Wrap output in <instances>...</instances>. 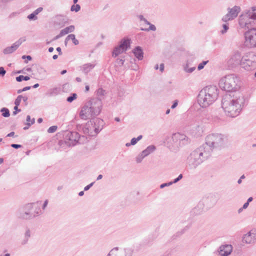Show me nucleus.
I'll return each instance as SVG.
<instances>
[{
  "mask_svg": "<svg viewBox=\"0 0 256 256\" xmlns=\"http://www.w3.org/2000/svg\"><path fill=\"white\" fill-rule=\"evenodd\" d=\"M30 230L28 229L26 230V232H25L24 238L21 242L22 244V245L26 244L28 242V240L29 238H30Z\"/></svg>",
  "mask_w": 256,
  "mask_h": 256,
  "instance_id": "obj_26",
  "label": "nucleus"
},
{
  "mask_svg": "<svg viewBox=\"0 0 256 256\" xmlns=\"http://www.w3.org/2000/svg\"><path fill=\"white\" fill-rule=\"evenodd\" d=\"M178 101L177 100H176L174 104H172V106H171V108L174 109V108H175L176 107V106H178Z\"/></svg>",
  "mask_w": 256,
  "mask_h": 256,
  "instance_id": "obj_53",
  "label": "nucleus"
},
{
  "mask_svg": "<svg viewBox=\"0 0 256 256\" xmlns=\"http://www.w3.org/2000/svg\"><path fill=\"white\" fill-rule=\"evenodd\" d=\"M57 128L58 127L56 126H52L48 128V133L54 132L56 130Z\"/></svg>",
  "mask_w": 256,
  "mask_h": 256,
  "instance_id": "obj_41",
  "label": "nucleus"
},
{
  "mask_svg": "<svg viewBox=\"0 0 256 256\" xmlns=\"http://www.w3.org/2000/svg\"><path fill=\"white\" fill-rule=\"evenodd\" d=\"M130 46V40L129 39H123L121 40L120 44L116 47L112 52V56L116 57L118 54L126 51Z\"/></svg>",
  "mask_w": 256,
  "mask_h": 256,
  "instance_id": "obj_14",
  "label": "nucleus"
},
{
  "mask_svg": "<svg viewBox=\"0 0 256 256\" xmlns=\"http://www.w3.org/2000/svg\"><path fill=\"white\" fill-rule=\"evenodd\" d=\"M141 30H144V31H147V32L150 31V30L155 31L156 30V28L154 24H150L149 28H142Z\"/></svg>",
  "mask_w": 256,
  "mask_h": 256,
  "instance_id": "obj_35",
  "label": "nucleus"
},
{
  "mask_svg": "<svg viewBox=\"0 0 256 256\" xmlns=\"http://www.w3.org/2000/svg\"><path fill=\"white\" fill-rule=\"evenodd\" d=\"M14 132H12L10 133H9L6 136H8V137L14 136Z\"/></svg>",
  "mask_w": 256,
  "mask_h": 256,
  "instance_id": "obj_56",
  "label": "nucleus"
},
{
  "mask_svg": "<svg viewBox=\"0 0 256 256\" xmlns=\"http://www.w3.org/2000/svg\"><path fill=\"white\" fill-rule=\"evenodd\" d=\"M244 96L236 94L224 95L222 100V106L225 114L228 116L234 118L239 115L244 104Z\"/></svg>",
  "mask_w": 256,
  "mask_h": 256,
  "instance_id": "obj_2",
  "label": "nucleus"
},
{
  "mask_svg": "<svg viewBox=\"0 0 256 256\" xmlns=\"http://www.w3.org/2000/svg\"><path fill=\"white\" fill-rule=\"evenodd\" d=\"M232 250V246L231 245H224L220 247L218 252L222 256H228L231 253Z\"/></svg>",
  "mask_w": 256,
  "mask_h": 256,
  "instance_id": "obj_17",
  "label": "nucleus"
},
{
  "mask_svg": "<svg viewBox=\"0 0 256 256\" xmlns=\"http://www.w3.org/2000/svg\"><path fill=\"white\" fill-rule=\"evenodd\" d=\"M10 146L14 148H20L22 147V146L20 145V144H12L10 145Z\"/></svg>",
  "mask_w": 256,
  "mask_h": 256,
  "instance_id": "obj_50",
  "label": "nucleus"
},
{
  "mask_svg": "<svg viewBox=\"0 0 256 256\" xmlns=\"http://www.w3.org/2000/svg\"><path fill=\"white\" fill-rule=\"evenodd\" d=\"M241 68L246 70L250 71L256 68V54L249 52L243 56Z\"/></svg>",
  "mask_w": 256,
  "mask_h": 256,
  "instance_id": "obj_10",
  "label": "nucleus"
},
{
  "mask_svg": "<svg viewBox=\"0 0 256 256\" xmlns=\"http://www.w3.org/2000/svg\"><path fill=\"white\" fill-rule=\"evenodd\" d=\"M106 94V91L102 88H98L97 90V96L98 98H96L100 99L102 102V100L104 98V96Z\"/></svg>",
  "mask_w": 256,
  "mask_h": 256,
  "instance_id": "obj_28",
  "label": "nucleus"
},
{
  "mask_svg": "<svg viewBox=\"0 0 256 256\" xmlns=\"http://www.w3.org/2000/svg\"><path fill=\"white\" fill-rule=\"evenodd\" d=\"M80 9V6L79 4L72 5L71 7L70 10L72 11H75L76 12H78Z\"/></svg>",
  "mask_w": 256,
  "mask_h": 256,
  "instance_id": "obj_38",
  "label": "nucleus"
},
{
  "mask_svg": "<svg viewBox=\"0 0 256 256\" xmlns=\"http://www.w3.org/2000/svg\"><path fill=\"white\" fill-rule=\"evenodd\" d=\"M218 89L216 86H210L203 88L198 96V102L202 108H207L218 98Z\"/></svg>",
  "mask_w": 256,
  "mask_h": 256,
  "instance_id": "obj_3",
  "label": "nucleus"
},
{
  "mask_svg": "<svg viewBox=\"0 0 256 256\" xmlns=\"http://www.w3.org/2000/svg\"><path fill=\"white\" fill-rule=\"evenodd\" d=\"M182 178V174H180L178 177L176 178H175L173 182H172V184H175V183H176L177 182H178L179 180H180Z\"/></svg>",
  "mask_w": 256,
  "mask_h": 256,
  "instance_id": "obj_47",
  "label": "nucleus"
},
{
  "mask_svg": "<svg viewBox=\"0 0 256 256\" xmlns=\"http://www.w3.org/2000/svg\"><path fill=\"white\" fill-rule=\"evenodd\" d=\"M22 95L18 96L15 100L14 104L16 106H19L22 100Z\"/></svg>",
  "mask_w": 256,
  "mask_h": 256,
  "instance_id": "obj_39",
  "label": "nucleus"
},
{
  "mask_svg": "<svg viewBox=\"0 0 256 256\" xmlns=\"http://www.w3.org/2000/svg\"><path fill=\"white\" fill-rule=\"evenodd\" d=\"M243 56L238 50H234L228 57L227 63L228 66L230 68H236L239 66L241 67Z\"/></svg>",
  "mask_w": 256,
  "mask_h": 256,
  "instance_id": "obj_11",
  "label": "nucleus"
},
{
  "mask_svg": "<svg viewBox=\"0 0 256 256\" xmlns=\"http://www.w3.org/2000/svg\"><path fill=\"white\" fill-rule=\"evenodd\" d=\"M74 26L72 25L68 27H66V28L61 30V31L60 32V33L54 38V40L58 39L64 35H66L70 32H74Z\"/></svg>",
  "mask_w": 256,
  "mask_h": 256,
  "instance_id": "obj_18",
  "label": "nucleus"
},
{
  "mask_svg": "<svg viewBox=\"0 0 256 256\" xmlns=\"http://www.w3.org/2000/svg\"><path fill=\"white\" fill-rule=\"evenodd\" d=\"M228 10V13L229 14L230 16L231 17L234 19L238 16V14L240 10V8L238 6H234L232 8H229Z\"/></svg>",
  "mask_w": 256,
  "mask_h": 256,
  "instance_id": "obj_20",
  "label": "nucleus"
},
{
  "mask_svg": "<svg viewBox=\"0 0 256 256\" xmlns=\"http://www.w3.org/2000/svg\"><path fill=\"white\" fill-rule=\"evenodd\" d=\"M142 135H140L138 136L137 138H132L131 140L130 144H132V145L136 144L138 140L142 138Z\"/></svg>",
  "mask_w": 256,
  "mask_h": 256,
  "instance_id": "obj_33",
  "label": "nucleus"
},
{
  "mask_svg": "<svg viewBox=\"0 0 256 256\" xmlns=\"http://www.w3.org/2000/svg\"><path fill=\"white\" fill-rule=\"evenodd\" d=\"M203 205L202 204H198V206L193 209V212L196 214H199L202 212Z\"/></svg>",
  "mask_w": 256,
  "mask_h": 256,
  "instance_id": "obj_27",
  "label": "nucleus"
},
{
  "mask_svg": "<svg viewBox=\"0 0 256 256\" xmlns=\"http://www.w3.org/2000/svg\"><path fill=\"white\" fill-rule=\"evenodd\" d=\"M138 17L140 20L144 21L145 20L142 15H139Z\"/></svg>",
  "mask_w": 256,
  "mask_h": 256,
  "instance_id": "obj_62",
  "label": "nucleus"
},
{
  "mask_svg": "<svg viewBox=\"0 0 256 256\" xmlns=\"http://www.w3.org/2000/svg\"><path fill=\"white\" fill-rule=\"evenodd\" d=\"M134 56L138 60H142L144 58V53L140 46H136L134 50Z\"/></svg>",
  "mask_w": 256,
  "mask_h": 256,
  "instance_id": "obj_21",
  "label": "nucleus"
},
{
  "mask_svg": "<svg viewBox=\"0 0 256 256\" xmlns=\"http://www.w3.org/2000/svg\"><path fill=\"white\" fill-rule=\"evenodd\" d=\"M77 95L76 94H72V95L67 98L66 100L69 102H72L73 100L76 98Z\"/></svg>",
  "mask_w": 256,
  "mask_h": 256,
  "instance_id": "obj_32",
  "label": "nucleus"
},
{
  "mask_svg": "<svg viewBox=\"0 0 256 256\" xmlns=\"http://www.w3.org/2000/svg\"><path fill=\"white\" fill-rule=\"evenodd\" d=\"M172 141L176 143V146H180L185 144L188 142L187 136L180 133H176L174 134L172 138Z\"/></svg>",
  "mask_w": 256,
  "mask_h": 256,
  "instance_id": "obj_15",
  "label": "nucleus"
},
{
  "mask_svg": "<svg viewBox=\"0 0 256 256\" xmlns=\"http://www.w3.org/2000/svg\"><path fill=\"white\" fill-rule=\"evenodd\" d=\"M223 29L220 31L222 34H226L228 30L229 29V26L228 24H222Z\"/></svg>",
  "mask_w": 256,
  "mask_h": 256,
  "instance_id": "obj_34",
  "label": "nucleus"
},
{
  "mask_svg": "<svg viewBox=\"0 0 256 256\" xmlns=\"http://www.w3.org/2000/svg\"><path fill=\"white\" fill-rule=\"evenodd\" d=\"M172 182H167V183H164V184H162L160 186V188H163L164 187L170 186L172 185Z\"/></svg>",
  "mask_w": 256,
  "mask_h": 256,
  "instance_id": "obj_48",
  "label": "nucleus"
},
{
  "mask_svg": "<svg viewBox=\"0 0 256 256\" xmlns=\"http://www.w3.org/2000/svg\"><path fill=\"white\" fill-rule=\"evenodd\" d=\"M94 184V182H92L90 183V184H89L88 185L85 186L84 188V190L85 191L88 190L93 186Z\"/></svg>",
  "mask_w": 256,
  "mask_h": 256,
  "instance_id": "obj_52",
  "label": "nucleus"
},
{
  "mask_svg": "<svg viewBox=\"0 0 256 256\" xmlns=\"http://www.w3.org/2000/svg\"><path fill=\"white\" fill-rule=\"evenodd\" d=\"M22 99L23 101L26 102L28 100V98L27 96H22Z\"/></svg>",
  "mask_w": 256,
  "mask_h": 256,
  "instance_id": "obj_63",
  "label": "nucleus"
},
{
  "mask_svg": "<svg viewBox=\"0 0 256 256\" xmlns=\"http://www.w3.org/2000/svg\"><path fill=\"white\" fill-rule=\"evenodd\" d=\"M233 20V18H232L230 16L229 14L228 13L226 15H225L222 18V20L224 22H226L228 20Z\"/></svg>",
  "mask_w": 256,
  "mask_h": 256,
  "instance_id": "obj_37",
  "label": "nucleus"
},
{
  "mask_svg": "<svg viewBox=\"0 0 256 256\" xmlns=\"http://www.w3.org/2000/svg\"><path fill=\"white\" fill-rule=\"evenodd\" d=\"M102 178V174H100V175H98V176L97 177L96 180H101Z\"/></svg>",
  "mask_w": 256,
  "mask_h": 256,
  "instance_id": "obj_64",
  "label": "nucleus"
},
{
  "mask_svg": "<svg viewBox=\"0 0 256 256\" xmlns=\"http://www.w3.org/2000/svg\"><path fill=\"white\" fill-rule=\"evenodd\" d=\"M67 39L72 40L74 45H78L79 44L78 40L76 38L75 35L74 34H70L67 36Z\"/></svg>",
  "mask_w": 256,
  "mask_h": 256,
  "instance_id": "obj_29",
  "label": "nucleus"
},
{
  "mask_svg": "<svg viewBox=\"0 0 256 256\" xmlns=\"http://www.w3.org/2000/svg\"><path fill=\"white\" fill-rule=\"evenodd\" d=\"M160 70L161 72H162L164 71V64H160Z\"/></svg>",
  "mask_w": 256,
  "mask_h": 256,
  "instance_id": "obj_55",
  "label": "nucleus"
},
{
  "mask_svg": "<svg viewBox=\"0 0 256 256\" xmlns=\"http://www.w3.org/2000/svg\"><path fill=\"white\" fill-rule=\"evenodd\" d=\"M249 233L252 236V238L254 240H256V229L252 230L249 232Z\"/></svg>",
  "mask_w": 256,
  "mask_h": 256,
  "instance_id": "obj_43",
  "label": "nucleus"
},
{
  "mask_svg": "<svg viewBox=\"0 0 256 256\" xmlns=\"http://www.w3.org/2000/svg\"><path fill=\"white\" fill-rule=\"evenodd\" d=\"M28 18L30 20H36L37 19V16L36 14L33 12L32 14L28 16Z\"/></svg>",
  "mask_w": 256,
  "mask_h": 256,
  "instance_id": "obj_44",
  "label": "nucleus"
},
{
  "mask_svg": "<svg viewBox=\"0 0 256 256\" xmlns=\"http://www.w3.org/2000/svg\"><path fill=\"white\" fill-rule=\"evenodd\" d=\"M48 203V200H46L43 204V206H42L43 209H44L47 206Z\"/></svg>",
  "mask_w": 256,
  "mask_h": 256,
  "instance_id": "obj_59",
  "label": "nucleus"
},
{
  "mask_svg": "<svg viewBox=\"0 0 256 256\" xmlns=\"http://www.w3.org/2000/svg\"><path fill=\"white\" fill-rule=\"evenodd\" d=\"M30 79V77L28 76H24L22 75H20L16 78V80L18 82H20L22 80H28Z\"/></svg>",
  "mask_w": 256,
  "mask_h": 256,
  "instance_id": "obj_31",
  "label": "nucleus"
},
{
  "mask_svg": "<svg viewBox=\"0 0 256 256\" xmlns=\"http://www.w3.org/2000/svg\"><path fill=\"white\" fill-rule=\"evenodd\" d=\"M248 204H249V203H248V202L244 203V204L243 205L242 208H244V209L247 208L248 206Z\"/></svg>",
  "mask_w": 256,
  "mask_h": 256,
  "instance_id": "obj_61",
  "label": "nucleus"
},
{
  "mask_svg": "<svg viewBox=\"0 0 256 256\" xmlns=\"http://www.w3.org/2000/svg\"><path fill=\"white\" fill-rule=\"evenodd\" d=\"M124 60L122 59L118 58L116 60L117 63L120 66H122L124 64Z\"/></svg>",
  "mask_w": 256,
  "mask_h": 256,
  "instance_id": "obj_49",
  "label": "nucleus"
},
{
  "mask_svg": "<svg viewBox=\"0 0 256 256\" xmlns=\"http://www.w3.org/2000/svg\"><path fill=\"white\" fill-rule=\"evenodd\" d=\"M220 88L226 91L236 90L240 87V80L234 74H230L222 78L219 82Z\"/></svg>",
  "mask_w": 256,
  "mask_h": 256,
  "instance_id": "obj_6",
  "label": "nucleus"
},
{
  "mask_svg": "<svg viewBox=\"0 0 256 256\" xmlns=\"http://www.w3.org/2000/svg\"><path fill=\"white\" fill-rule=\"evenodd\" d=\"M202 146L192 152L187 158V164L190 169L196 168L210 156V148Z\"/></svg>",
  "mask_w": 256,
  "mask_h": 256,
  "instance_id": "obj_5",
  "label": "nucleus"
},
{
  "mask_svg": "<svg viewBox=\"0 0 256 256\" xmlns=\"http://www.w3.org/2000/svg\"><path fill=\"white\" fill-rule=\"evenodd\" d=\"M26 58V59H28V60H32V57H31L30 56H22V59H24V58Z\"/></svg>",
  "mask_w": 256,
  "mask_h": 256,
  "instance_id": "obj_54",
  "label": "nucleus"
},
{
  "mask_svg": "<svg viewBox=\"0 0 256 256\" xmlns=\"http://www.w3.org/2000/svg\"><path fill=\"white\" fill-rule=\"evenodd\" d=\"M156 150V147L153 146L151 145L146 148V149L142 151V154L144 156H146L148 155H149L154 150Z\"/></svg>",
  "mask_w": 256,
  "mask_h": 256,
  "instance_id": "obj_23",
  "label": "nucleus"
},
{
  "mask_svg": "<svg viewBox=\"0 0 256 256\" xmlns=\"http://www.w3.org/2000/svg\"><path fill=\"white\" fill-rule=\"evenodd\" d=\"M60 92V89L58 88H54L49 90L47 94L48 96H52L58 95Z\"/></svg>",
  "mask_w": 256,
  "mask_h": 256,
  "instance_id": "obj_25",
  "label": "nucleus"
},
{
  "mask_svg": "<svg viewBox=\"0 0 256 256\" xmlns=\"http://www.w3.org/2000/svg\"><path fill=\"white\" fill-rule=\"evenodd\" d=\"M132 253L130 248H119L116 247L112 248L107 256H132Z\"/></svg>",
  "mask_w": 256,
  "mask_h": 256,
  "instance_id": "obj_13",
  "label": "nucleus"
},
{
  "mask_svg": "<svg viewBox=\"0 0 256 256\" xmlns=\"http://www.w3.org/2000/svg\"><path fill=\"white\" fill-rule=\"evenodd\" d=\"M64 141H60L59 144L60 146L66 144L68 146H72L76 144H82L88 141L87 138L86 136H80V134L76 132H69L66 136Z\"/></svg>",
  "mask_w": 256,
  "mask_h": 256,
  "instance_id": "obj_8",
  "label": "nucleus"
},
{
  "mask_svg": "<svg viewBox=\"0 0 256 256\" xmlns=\"http://www.w3.org/2000/svg\"><path fill=\"white\" fill-rule=\"evenodd\" d=\"M102 123L103 121L99 118L91 120L82 127V132L89 136H94L102 129Z\"/></svg>",
  "mask_w": 256,
  "mask_h": 256,
  "instance_id": "obj_9",
  "label": "nucleus"
},
{
  "mask_svg": "<svg viewBox=\"0 0 256 256\" xmlns=\"http://www.w3.org/2000/svg\"><path fill=\"white\" fill-rule=\"evenodd\" d=\"M34 122H35V119H34V118H33L32 119V120L31 122H27V123H26V125H27V126H26L24 127V130L28 129V128H29V127H30L32 124H34Z\"/></svg>",
  "mask_w": 256,
  "mask_h": 256,
  "instance_id": "obj_45",
  "label": "nucleus"
},
{
  "mask_svg": "<svg viewBox=\"0 0 256 256\" xmlns=\"http://www.w3.org/2000/svg\"><path fill=\"white\" fill-rule=\"evenodd\" d=\"M34 204V203L28 204L20 208L17 214L18 217L22 219L28 220L36 216L35 214L31 212Z\"/></svg>",
  "mask_w": 256,
  "mask_h": 256,
  "instance_id": "obj_12",
  "label": "nucleus"
},
{
  "mask_svg": "<svg viewBox=\"0 0 256 256\" xmlns=\"http://www.w3.org/2000/svg\"><path fill=\"white\" fill-rule=\"evenodd\" d=\"M30 88H31V86H26V87L24 88L23 90L24 92H25V91L30 90Z\"/></svg>",
  "mask_w": 256,
  "mask_h": 256,
  "instance_id": "obj_60",
  "label": "nucleus"
},
{
  "mask_svg": "<svg viewBox=\"0 0 256 256\" xmlns=\"http://www.w3.org/2000/svg\"><path fill=\"white\" fill-rule=\"evenodd\" d=\"M0 112H2V116L4 117L7 118L10 115L9 110L7 108H2Z\"/></svg>",
  "mask_w": 256,
  "mask_h": 256,
  "instance_id": "obj_30",
  "label": "nucleus"
},
{
  "mask_svg": "<svg viewBox=\"0 0 256 256\" xmlns=\"http://www.w3.org/2000/svg\"><path fill=\"white\" fill-rule=\"evenodd\" d=\"M196 69L195 67H192L190 68H188V65L186 64V66L184 67V70L188 73H191L192 72H194Z\"/></svg>",
  "mask_w": 256,
  "mask_h": 256,
  "instance_id": "obj_40",
  "label": "nucleus"
},
{
  "mask_svg": "<svg viewBox=\"0 0 256 256\" xmlns=\"http://www.w3.org/2000/svg\"><path fill=\"white\" fill-rule=\"evenodd\" d=\"M146 156H144L143 154H142V152L140 153L136 158V160L137 163H140L142 160L143 158Z\"/></svg>",
  "mask_w": 256,
  "mask_h": 256,
  "instance_id": "obj_36",
  "label": "nucleus"
},
{
  "mask_svg": "<svg viewBox=\"0 0 256 256\" xmlns=\"http://www.w3.org/2000/svg\"><path fill=\"white\" fill-rule=\"evenodd\" d=\"M208 62V60H206V61H203L202 62L200 63L198 66V70H202L204 66Z\"/></svg>",
  "mask_w": 256,
  "mask_h": 256,
  "instance_id": "obj_42",
  "label": "nucleus"
},
{
  "mask_svg": "<svg viewBox=\"0 0 256 256\" xmlns=\"http://www.w3.org/2000/svg\"><path fill=\"white\" fill-rule=\"evenodd\" d=\"M203 132L202 128L198 124H196L192 128L191 133L194 136H199L202 134Z\"/></svg>",
  "mask_w": 256,
  "mask_h": 256,
  "instance_id": "obj_19",
  "label": "nucleus"
},
{
  "mask_svg": "<svg viewBox=\"0 0 256 256\" xmlns=\"http://www.w3.org/2000/svg\"><path fill=\"white\" fill-rule=\"evenodd\" d=\"M95 66V64L88 63L82 65L80 70L86 74L90 72Z\"/></svg>",
  "mask_w": 256,
  "mask_h": 256,
  "instance_id": "obj_22",
  "label": "nucleus"
},
{
  "mask_svg": "<svg viewBox=\"0 0 256 256\" xmlns=\"http://www.w3.org/2000/svg\"><path fill=\"white\" fill-rule=\"evenodd\" d=\"M18 106H16L15 105V106L14 107V110H15V111L16 112H20L21 111V110L20 109H19L18 108Z\"/></svg>",
  "mask_w": 256,
  "mask_h": 256,
  "instance_id": "obj_58",
  "label": "nucleus"
},
{
  "mask_svg": "<svg viewBox=\"0 0 256 256\" xmlns=\"http://www.w3.org/2000/svg\"><path fill=\"white\" fill-rule=\"evenodd\" d=\"M25 38H21L18 41L15 42L11 46H8L4 48L3 52L5 54H10L16 50L18 47L22 44V42L26 41Z\"/></svg>",
  "mask_w": 256,
  "mask_h": 256,
  "instance_id": "obj_16",
  "label": "nucleus"
},
{
  "mask_svg": "<svg viewBox=\"0 0 256 256\" xmlns=\"http://www.w3.org/2000/svg\"><path fill=\"white\" fill-rule=\"evenodd\" d=\"M226 136L221 134H212L208 135L206 138V142L202 145L206 148V146L210 148V154H211L214 148L222 146Z\"/></svg>",
  "mask_w": 256,
  "mask_h": 256,
  "instance_id": "obj_7",
  "label": "nucleus"
},
{
  "mask_svg": "<svg viewBox=\"0 0 256 256\" xmlns=\"http://www.w3.org/2000/svg\"><path fill=\"white\" fill-rule=\"evenodd\" d=\"M42 8H41V7H40L38 8H37L36 10L34 12V14H36V15H38L40 12H41L42 11Z\"/></svg>",
  "mask_w": 256,
  "mask_h": 256,
  "instance_id": "obj_51",
  "label": "nucleus"
},
{
  "mask_svg": "<svg viewBox=\"0 0 256 256\" xmlns=\"http://www.w3.org/2000/svg\"><path fill=\"white\" fill-rule=\"evenodd\" d=\"M6 74V71L4 68L2 66L0 67V76L3 77Z\"/></svg>",
  "mask_w": 256,
  "mask_h": 256,
  "instance_id": "obj_46",
  "label": "nucleus"
},
{
  "mask_svg": "<svg viewBox=\"0 0 256 256\" xmlns=\"http://www.w3.org/2000/svg\"><path fill=\"white\" fill-rule=\"evenodd\" d=\"M26 120L27 122H31L32 120H31L30 116L28 115L26 116Z\"/></svg>",
  "mask_w": 256,
  "mask_h": 256,
  "instance_id": "obj_57",
  "label": "nucleus"
},
{
  "mask_svg": "<svg viewBox=\"0 0 256 256\" xmlns=\"http://www.w3.org/2000/svg\"><path fill=\"white\" fill-rule=\"evenodd\" d=\"M242 240L246 244H252L254 242V240L252 238V236L249 232L243 236Z\"/></svg>",
  "mask_w": 256,
  "mask_h": 256,
  "instance_id": "obj_24",
  "label": "nucleus"
},
{
  "mask_svg": "<svg viewBox=\"0 0 256 256\" xmlns=\"http://www.w3.org/2000/svg\"><path fill=\"white\" fill-rule=\"evenodd\" d=\"M238 20L240 28L248 29L244 33L245 46L249 48L256 47V7L246 10Z\"/></svg>",
  "mask_w": 256,
  "mask_h": 256,
  "instance_id": "obj_1",
  "label": "nucleus"
},
{
  "mask_svg": "<svg viewBox=\"0 0 256 256\" xmlns=\"http://www.w3.org/2000/svg\"><path fill=\"white\" fill-rule=\"evenodd\" d=\"M102 108V102L100 99L92 98L82 108L80 112V117L84 120L92 118L98 115Z\"/></svg>",
  "mask_w": 256,
  "mask_h": 256,
  "instance_id": "obj_4",
  "label": "nucleus"
}]
</instances>
